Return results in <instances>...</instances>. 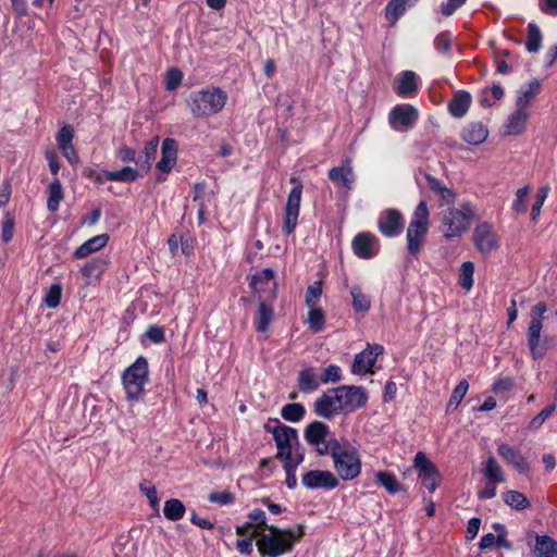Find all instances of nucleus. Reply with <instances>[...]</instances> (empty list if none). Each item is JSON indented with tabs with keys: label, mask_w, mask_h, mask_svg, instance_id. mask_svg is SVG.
<instances>
[{
	"label": "nucleus",
	"mask_w": 557,
	"mask_h": 557,
	"mask_svg": "<svg viewBox=\"0 0 557 557\" xmlns=\"http://www.w3.org/2000/svg\"><path fill=\"white\" fill-rule=\"evenodd\" d=\"M515 385V380L512 377H504L499 379L494 383L493 391L495 393H504L510 391Z\"/></svg>",
	"instance_id": "774afa93"
},
{
	"label": "nucleus",
	"mask_w": 557,
	"mask_h": 557,
	"mask_svg": "<svg viewBox=\"0 0 557 557\" xmlns=\"http://www.w3.org/2000/svg\"><path fill=\"white\" fill-rule=\"evenodd\" d=\"M484 475L492 483H497V482L504 481L503 469L493 456L488 457V459L486 461L485 469H484Z\"/></svg>",
	"instance_id": "49530a36"
},
{
	"label": "nucleus",
	"mask_w": 557,
	"mask_h": 557,
	"mask_svg": "<svg viewBox=\"0 0 557 557\" xmlns=\"http://www.w3.org/2000/svg\"><path fill=\"white\" fill-rule=\"evenodd\" d=\"M306 410L301 404L293 403L285 405L281 410V416L289 422H298L305 417Z\"/></svg>",
	"instance_id": "c03bdc74"
},
{
	"label": "nucleus",
	"mask_w": 557,
	"mask_h": 557,
	"mask_svg": "<svg viewBox=\"0 0 557 557\" xmlns=\"http://www.w3.org/2000/svg\"><path fill=\"white\" fill-rule=\"evenodd\" d=\"M418 119L417 110L410 104L396 106L389 113V124L394 128L404 126L405 128L411 127Z\"/></svg>",
	"instance_id": "a211bd4d"
},
{
	"label": "nucleus",
	"mask_w": 557,
	"mask_h": 557,
	"mask_svg": "<svg viewBox=\"0 0 557 557\" xmlns=\"http://www.w3.org/2000/svg\"><path fill=\"white\" fill-rule=\"evenodd\" d=\"M529 119V113L527 109L519 108L516 106V110L511 113L507 120L505 125L507 135H518L521 134L527 125V121Z\"/></svg>",
	"instance_id": "a878e982"
},
{
	"label": "nucleus",
	"mask_w": 557,
	"mask_h": 557,
	"mask_svg": "<svg viewBox=\"0 0 557 557\" xmlns=\"http://www.w3.org/2000/svg\"><path fill=\"white\" fill-rule=\"evenodd\" d=\"M425 180L428 182L430 189L437 194L445 203L449 205L455 201V193L445 184H443L442 181H440L438 178L431 174H425Z\"/></svg>",
	"instance_id": "72a5a7b5"
},
{
	"label": "nucleus",
	"mask_w": 557,
	"mask_h": 557,
	"mask_svg": "<svg viewBox=\"0 0 557 557\" xmlns=\"http://www.w3.org/2000/svg\"><path fill=\"white\" fill-rule=\"evenodd\" d=\"M341 368L338 366H335V364H331L327 368H325L322 376H321V382L326 384L329 382H333V383H336L338 381H341Z\"/></svg>",
	"instance_id": "0e129e2a"
},
{
	"label": "nucleus",
	"mask_w": 557,
	"mask_h": 557,
	"mask_svg": "<svg viewBox=\"0 0 557 557\" xmlns=\"http://www.w3.org/2000/svg\"><path fill=\"white\" fill-rule=\"evenodd\" d=\"M186 508L177 498H171L164 503L163 513L170 521H177L185 515Z\"/></svg>",
	"instance_id": "58836bf2"
},
{
	"label": "nucleus",
	"mask_w": 557,
	"mask_h": 557,
	"mask_svg": "<svg viewBox=\"0 0 557 557\" xmlns=\"http://www.w3.org/2000/svg\"><path fill=\"white\" fill-rule=\"evenodd\" d=\"M375 479L376 483L392 495L401 491V484L392 472L379 471L375 473Z\"/></svg>",
	"instance_id": "e433bc0d"
},
{
	"label": "nucleus",
	"mask_w": 557,
	"mask_h": 557,
	"mask_svg": "<svg viewBox=\"0 0 557 557\" xmlns=\"http://www.w3.org/2000/svg\"><path fill=\"white\" fill-rule=\"evenodd\" d=\"M304 535L302 525L294 529L271 527L257 537V547L262 557H281L293 550L295 543Z\"/></svg>",
	"instance_id": "f257e3e1"
},
{
	"label": "nucleus",
	"mask_w": 557,
	"mask_h": 557,
	"mask_svg": "<svg viewBox=\"0 0 557 557\" xmlns=\"http://www.w3.org/2000/svg\"><path fill=\"white\" fill-rule=\"evenodd\" d=\"M352 297V307L358 312H367L371 307V300L358 285H354L350 288Z\"/></svg>",
	"instance_id": "a19ab883"
},
{
	"label": "nucleus",
	"mask_w": 557,
	"mask_h": 557,
	"mask_svg": "<svg viewBox=\"0 0 557 557\" xmlns=\"http://www.w3.org/2000/svg\"><path fill=\"white\" fill-rule=\"evenodd\" d=\"M556 405L552 404L536 414L529 423L531 430H537L555 411Z\"/></svg>",
	"instance_id": "13d9d810"
},
{
	"label": "nucleus",
	"mask_w": 557,
	"mask_h": 557,
	"mask_svg": "<svg viewBox=\"0 0 557 557\" xmlns=\"http://www.w3.org/2000/svg\"><path fill=\"white\" fill-rule=\"evenodd\" d=\"M183 73L178 69H170L166 73L165 86L168 90H175L182 83Z\"/></svg>",
	"instance_id": "052dcab7"
},
{
	"label": "nucleus",
	"mask_w": 557,
	"mask_h": 557,
	"mask_svg": "<svg viewBox=\"0 0 557 557\" xmlns=\"http://www.w3.org/2000/svg\"><path fill=\"white\" fill-rule=\"evenodd\" d=\"M147 337L154 344H160L164 342V329L159 325H151L146 331Z\"/></svg>",
	"instance_id": "69168bd1"
},
{
	"label": "nucleus",
	"mask_w": 557,
	"mask_h": 557,
	"mask_svg": "<svg viewBox=\"0 0 557 557\" xmlns=\"http://www.w3.org/2000/svg\"><path fill=\"white\" fill-rule=\"evenodd\" d=\"M140 176L139 171L132 166H124L121 170L109 171L106 173V177L112 182L132 183Z\"/></svg>",
	"instance_id": "4c0bfd02"
},
{
	"label": "nucleus",
	"mask_w": 557,
	"mask_h": 557,
	"mask_svg": "<svg viewBox=\"0 0 557 557\" xmlns=\"http://www.w3.org/2000/svg\"><path fill=\"white\" fill-rule=\"evenodd\" d=\"M48 200L47 209L50 212H55L59 209V205L64 197L63 188L59 178H54L48 186Z\"/></svg>",
	"instance_id": "c9c22d12"
},
{
	"label": "nucleus",
	"mask_w": 557,
	"mask_h": 557,
	"mask_svg": "<svg viewBox=\"0 0 557 557\" xmlns=\"http://www.w3.org/2000/svg\"><path fill=\"white\" fill-rule=\"evenodd\" d=\"M471 104V95L468 91H457L448 106L449 113L455 117H462Z\"/></svg>",
	"instance_id": "cd10ccee"
},
{
	"label": "nucleus",
	"mask_w": 557,
	"mask_h": 557,
	"mask_svg": "<svg viewBox=\"0 0 557 557\" xmlns=\"http://www.w3.org/2000/svg\"><path fill=\"white\" fill-rule=\"evenodd\" d=\"M435 48L442 53H447L451 47V35L448 32L441 33L434 40Z\"/></svg>",
	"instance_id": "e2e57ef3"
},
{
	"label": "nucleus",
	"mask_w": 557,
	"mask_h": 557,
	"mask_svg": "<svg viewBox=\"0 0 557 557\" xmlns=\"http://www.w3.org/2000/svg\"><path fill=\"white\" fill-rule=\"evenodd\" d=\"M308 325L309 329L313 332L318 333L323 330L324 322H325V314L322 308L315 306V307H308Z\"/></svg>",
	"instance_id": "a18cd8bd"
},
{
	"label": "nucleus",
	"mask_w": 557,
	"mask_h": 557,
	"mask_svg": "<svg viewBox=\"0 0 557 557\" xmlns=\"http://www.w3.org/2000/svg\"><path fill=\"white\" fill-rule=\"evenodd\" d=\"M249 521L242 525L236 527V533L244 535L245 533H251L257 537L268 532L272 525L268 524L265 512L261 509H253L248 515Z\"/></svg>",
	"instance_id": "f3484780"
},
{
	"label": "nucleus",
	"mask_w": 557,
	"mask_h": 557,
	"mask_svg": "<svg viewBox=\"0 0 557 557\" xmlns=\"http://www.w3.org/2000/svg\"><path fill=\"white\" fill-rule=\"evenodd\" d=\"M274 317L273 308L268 305L264 299L259 298V307L256 314V329L258 332L264 333L268 331Z\"/></svg>",
	"instance_id": "c756f323"
},
{
	"label": "nucleus",
	"mask_w": 557,
	"mask_h": 557,
	"mask_svg": "<svg viewBox=\"0 0 557 557\" xmlns=\"http://www.w3.org/2000/svg\"><path fill=\"white\" fill-rule=\"evenodd\" d=\"M240 539L237 540L236 547L240 554L248 555L253 549V537L256 535H251V533H245L244 535H239Z\"/></svg>",
	"instance_id": "680f3d73"
},
{
	"label": "nucleus",
	"mask_w": 557,
	"mask_h": 557,
	"mask_svg": "<svg viewBox=\"0 0 557 557\" xmlns=\"http://www.w3.org/2000/svg\"><path fill=\"white\" fill-rule=\"evenodd\" d=\"M74 129L71 125H64L61 127L57 135V143L59 149L73 145Z\"/></svg>",
	"instance_id": "4d7b16f0"
},
{
	"label": "nucleus",
	"mask_w": 557,
	"mask_h": 557,
	"mask_svg": "<svg viewBox=\"0 0 557 557\" xmlns=\"http://www.w3.org/2000/svg\"><path fill=\"white\" fill-rule=\"evenodd\" d=\"M384 348L382 345H368L366 349L355 356L352 363V373L361 375L372 371L376 358L382 355Z\"/></svg>",
	"instance_id": "4468645a"
},
{
	"label": "nucleus",
	"mask_w": 557,
	"mask_h": 557,
	"mask_svg": "<svg viewBox=\"0 0 557 557\" xmlns=\"http://www.w3.org/2000/svg\"><path fill=\"white\" fill-rule=\"evenodd\" d=\"M407 7L403 0H391L385 8V16L387 21L394 25L405 13Z\"/></svg>",
	"instance_id": "de8ad7c7"
},
{
	"label": "nucleus",
	"mask_w": 557,
	"mask_h": 557,
	"mask_svg": "<svg viewBox=\"0 0 557 557\" xmlns=\"http://www.w3.org/2000/svg\"><path fill=\"white\" fill-rule=\"evenodd\" d=\"M542 45V34L539 26L534 23L528 25V37L525 48L530 53H535Z\"/></svg>",
	"instance_id": "37998d69"
},
{
	"label": "nucleus",
	"mask_w": 557,
	"mask_h": 557,
	"mask_svg": "<svg viewBox=\"0 0 557 557\" xmlns=\"http://www.w3.org/2000/svg\"><path fill=\"white\" fill-rule=\"evenodd\" d=\"M503 499L509 507L516 510H523L530 507L529 499L518 491H507L504 493Z\"/></svg>",
	"instance_id": "ea45409f"
},
{
	"label": "nucleus",
	"mask_w": 557,
	"mask_h": 557,
	"mask_svg": "<svg viewBox=\"0 0 557 557\" xmlns=\"http://www.w3.org/2000/svg\"><path fill=\"white\" fill-rule=\"evenodd\" d=\"M301 482L308 490H333L338 485L337 478L332 472L324 470L308 471L302 475Z\"/></svg>",
	"instance_id": "dca6fc26"
},
{
	"label": "nucleus",
	"mask_w": 557,
	"mask_h": 557,
	"mask_svg": "<svg viewBox=\"0 0 557 557\" xmlns=\"http://www.w3.org/2000/svg\"><path fill=\"white\" fill-rule=\"evenodd\" d=\"M530 194V186L521 187L516 193V199L512 203V209L518 213H524L527 211V197Z\"/></svg>",
	"instance_id": "5fc2aeb1"
},
{
	"label": "nucleus",
	"mask_w": 557,
	"mask_h": 557,
	"mask_svg": "<svg viewBox=\"0 0 557 557\" xmlns=\"http://www.w3.org/2000/svg\"><path fill=\"white\" fill-rule=\"evenodd\" d=\"M472 240L476 250L482 255H490L499 247V236L491 222L479 223L472 234Z\"/></svg>",
	"instance_id": "1a4fd4ad"
},
{
	"label": "nucleus",
	"mask_w": 557,
	"mask_h": 557,
	"mask_svg": "<svg viewBox=\"0 0 557 557\" xmlns=\"http://www.w3.org/2000/svg\"><path fill=\"white\" fill-rule=\"evenodd\" d=\"M320 385L318 375L313 368H306L299 372L298 387L304 393H312Z\"/></svg>",
	"instance_id": "f704fd0d"
},
{
	"label": "nucleus",
	"mask_w": 557,
	"mask_h": 557,
	"mask_svg": "<svg viewBox=\"0 0 557 557\" xmlns=\"http://www.w3.org/2000/svg\"><path fill=\"white\" fill-rule=\"evenodd\" d=\"M329 455L332 456L334 469L342 480H354L360 474V457L348 442L333 443V449Z\"/></svg>",
	"instance_id": "39448f33"
},
{
	"label": "nucleus",
	"mask_w": 557,
	"mask_h": 557,
	"mask_svg": "<svg viewBox=\"0 0 557 557\" xmlns=\"http://www.w3.org/2000/svg\"><path fill=\"white\" fill-rule=\"evenodd\" d=\"M322 295V284L321 282H314L309 285L306 292L305 302L307 307H315L318 306L319 299Z\"/></svg>",
	"instance_id": "864d4df0"
},
{
	"label": "nucleus",
	"mask_w": 557,
	"mask_h": 557,
	"mask_svg": "<svg viewBox=\"0 0 557 557\" xmlns=\"http://www.w3.org/2000/svg\"><path fill=\"white\" fill-rule=\"evenodd\" d=\"M374 245L375 238L369 233H359L352 240L354 252L362 259H369L376 253Z\"/></svg>",
	"instance_id": "5701e85b"
},
{
	"label": "nucleus",
	"mask_w": 557,
	"mask_h": 557,
	"mask_svg": "<svg viewBox=\"0 0 557 557\" xmlns=\"http://www.w3.org/2000/svg\"><path fill=\"white\" fill-rule=\"evenodd\" d=\"M336 392L345 413L354 412L367 404L368 394L361 386L343 385Z\"/></svg>",
	"instance_id": "ddd939ff"
},
{
	"label": "nucleus",
	"mask_w": 557,
	"mask_h": 557,
	"mask_svg": "<svg viewBox=\"0 0 557 557\" xmlns=\"http://www.w3.org/2000/svg\"><path fill=\"white\" fill-rule=\"evenodd\" d=\"M62 287L59 284L50 286L45 297V304L48 308H57L61 300Z\"/></svg>",
	"instance_id": "6e6d98bb"
},
{
	"label": "nucleus",
	"mask_w": 557,
	"mask_h": 557,
	"mask_svg": "<svg viewBox=\"0 0 557 557\" xmlns=\"http://www.w3.org/2000/svg\"><path fill=\"white\" fill-rule=\"evenodd\" d=\"M488 131L482 123H471L463 128L461 137L470 145H480L487 138Z\"/></svg>",
	"instance_id": "c85d7f7f"
},
{
	"label": "nucleus",
	"mask_w": 557,
	"mask_h": 557,
	"mask_svg": "<svg viewBox=\"0 0 557 557\" xmlns=\"http://www.w3.org/2000/svg\"><path fill=\"white\" fill-rule=\"evenodd\" d=\"M473 274H474V264L471 261H466L462 263L459 275V284L466 289L470 290L473 286Z\"/></svg>",
	"instance_id": "3c124183"
},
{
	"label": "nucleus",
	"mask_w": 557,
	"mask_h": 557,
	"mask_svg": "<svg viewBox=\"0 0 557 557\" xmlns=\"http://www.w3.org/2000/svg\"><path fill=\"white\" fill-rule=\"evenodd\" d=\"M329 178L337 185H343L347 189H351L356 176L350 162L346 161L341 166L332 168L329 171Z\"/></svg>",
	"instance_id": "b1692460"
},
{
	"label": "nucleus",
	"mask_w": 557,
	"mask_h": 557,
	"mask_svg": "<svg viewBox=\"0 0 557 557\" xmlns=\"http://www.w3.org/2000/svg\"><path fill=\"white\" fill-rule=\"evenodd\" d=\"M122 380L127 399L138 400L144 393V386L148 382L147 359L141 356L138 357L136 361L124 371Z\"/></svg>",
	"instance_id": "0eeeda50"
},
{
	"label": "nucleus",
	"mask_w": 557,
	"mask_h": 557,
	"mask_svg": "<svg viewBox=\"0 0 557 557\" xmlns=\"http://www.w3.org/2000/svg\"><path fill=\"white\" fill-rule=\"evenodd\" d=\"M264 429L273 435L277 457L284 462L293 461L297 455H304L299 450V437L296 429L281 423L277 419L264 424Z\"/></svg>",
	"instance_id": "20e7f679"
},
{
	"label": "nucleus",
	"mask_w": 557,
	"mask_h": 557,
	"mask_svg": "<svg viewBox=\"0 0 557 557\" xmlns=\"http://www.w3.org/2000/svg\"><path fill=\"white\" fill-rule=\"evenodd\" d=\"M530 543L534 540L533 553L536 557H557V542L548 535H537L531 531L527 534Z\"/></svg>",
	"instance_id": "aec40b11"
},
{
	"label": "nucleus",
	"mask_w": 557,
	"mask_h": 557,
	"mask_svg": "<svg viewBox=\"0 0 557 557\" xmlns=\"http://www.w3.org/2000/svg\"><path fill=\"white\" fill-rule=\"evenodd\" d=\"M159 145V138L153 137L151 140L146 143L141 154L137 158L136 164L144 172H148L151 166V162L154 160L157 154V149Z\"/></svg>",
	"instance_id": "2f4dec72"
},
{
	"label": "nucleus",
	"mask_w": 557,
	"mask_h": 557,
	"mask_svg": "<svg viewBox=\"0 0 557 557\" xmlns=\"http://www.w3.org/2000/svg\"><path fill=\"white\" fill-rule=\"evenodd\" d=\"M305 438L313 446L319 455H329L333 449V443H339L330 432L329 426L321 421H313L305 429Z\"/></svg>",
	"instance_id": "6e6552de"
},
{
	"label": "nucleus",
	"mask_w": 557,
	"mask_h": 557,
	"mask_svg": "<svg viewBox=\"0 0 557 557\" xmlns=\"http://www.w3.org/2000/svg\"><path fill=\"white\" fill-rule=\"evenodd\" d=\"M250 286L253 292L259 295V298H262V294H264L267 290H269L271 296L274 297L276 290L274 271L270 268H267L259 273H256L251 277Z\"/></svg>",
	"instance_id": "6ab92c4d"
},
{
	"label": "nucleus",
	"mask_w": 557,
	"mask_h": 557,
	"mask_svg": "<svg viewBox=\"0 0 557 557\" xmlns=\"http://www.w3.org/2000/svg\"><path fill=\"white\" fill-rule=\"evenodd\" d=\"M108 240L109 236L107 234L94 236L76 249L75 257L86 258L90 253L103 248L107 245Z\"/></svg>",
	"instance_id": "7c9ffc66"
},
{
	"label": "nucleus",
	"mask_w": 557,
	"mask_h": 557,
	"mask_svg": "<svg viewBox=\"0 0 557 557\" xmlns=\"http://www.w3.org/2000/svg\"><path fill=\"white\" fill-rule=\"evenodd\" d=\"M417 89L416 83V74L412 71H406L403 73L399 84L397 87V92L399 95L406 96L413 92Z\"/></svg>",
	"instance_id": "8fccbe9b"
},
{
	"label": "nucleus",
	"mask_w": 557,
	"mask_h": 557,
	"mask_svg": "<svg viewBox=\"0 0 557 557\" xmlns=\"http://www.w3.org/2000/svg\"><path fill=\"white\" fill-rule=\"evenodd\" d=\"M140 491L147 496L149 504L156 511L159 510V497L157 490L150 481L144 480L139 485Z\"/></svg>",
	"instance_id": "603ef678"
},
{
	"label": "nucleus",
	"mask_w": 557,
	"mask_h": 557,
	"mask_svg": "<svg viewBox=\"0 0 557 557\" xmlns=\"http://www.w3.org/2000/svg\"><path fill=\"white\" fill-rule=\"evenodd\" d=\"M475 215L476 209L471 202L450 207L442 214L440 231L446 238L459 237L469 230Z\"/></svg>",
	"instance_id": "7ed1b4c3"
},
{
	"label": "nucleus",
	"mask_w": 557,
	"mask_h": 557,
	"mask_svg": "<svg viewBox=\"0 0 557 557\" xmlns=\"http://www.w3.org/2000/svg\"><path fill=\"white\" fill-rule=\"evenodd\" d=\"M541 90V83L539 79L534 78L529 82L528 85L522 86L520 88V95L517 98L516 106L519 108L527 109L531 101L535 98V96Z\"/></svg>",
	"instance_id": "473e14b6"
},
{
	"label": "nucleus",
	"mask_w": 557,
	"mask_h": 557,
	"mask_svg": "<svg viewBox=\"0 0 557 557\" xmlns=\"http://www.w3.org/2000/svg\"><path fill=\"white\" fill-rule=\"evenodd\" d=\"M546 310L547 307L544 302H537L530 312L531 321L528 330V341L531 354L534 358H540L543 355L540 348V338Z\"/></svg>",
	"instance_id": "9b49d317"
},
{
	"label": "nucleus",
	"mask_w": 557,
	"mask_h": 557,
	"mask_svg": "<svg viewBox=\"0 0 557 557\" xmlns=\"http://www.w3.org/2000/svg\"><path fill=\"white\" fill-rule=\"evenodd\" d=\"M304 461V455H297L293 461L284 462V470L286 472V485L288 488H295L297 485L296 469Z\"/></svg>",
	"instance_id": "09e8293b"
},
{
	"label": "nucleus",
	"mask_w": 557,
	"mask_h": 557,
	"mask_svg": "<svg viewBox=\"0 0 557 557\" xmlns=\"http://www.w3.org/2000/svg\"><path fill=\"white\" fill-rule=\"evenodd\" d=\"M209 500L220 505H228L234 502V496L230 492H214L209 495Z\"/></svg>",
	"instance_id": "338daca9"
},
{
	"label": "nucleus",
	"mask_w": 557,
	"mask_h": 557,
	"mask_svg": "<svg viewBox=\"0 0 557 557\" xmlns=\"http://www.w3.org/2000/svg\"><path fill=\"white\" fill-rule=\"evenodd\" d=\"M227 94L219 87H207L191 92L186 99L191 114L197 117H209L223 110Z\"/></svg>",
	"instance_id": "f03ea898"
},
{
	"label": "nucleus",
	"mask_w": 557,
	"mask_h": 557,
	"mask_svg": "<svg viewBox=\"0 0 557 557\" xmlns=\"http://www.w3.org/2000/svg\"><path fill=\"white\" fill-rule=\"evenodd\" d=\"M497 453L509 466L520 473H524L529 470V465L525 458L517 448L502 443L498 445Z\"/></svg>",
	"instance_id": "4be33fe9"
},
{
	"label": "nucleus",
	"mask_w": 557,
	"mask_h": 557,
	"mask_svg": "<svg viewBox=\"0 0 557 557\" xmlns=\"http://www.w3.org/2000/svg\"><path fill=\"white\" fill-rule=\"evenodd\" d=\"M429 209L425 201H420L414 209L407 228L408 251L418 255L429 230Z\"/></svg>",
	"instance_id": "423d86ee"
},
{
	"label": "nucleus",
	"mask_w": 557,
	"mask_h": 557,
	"mask_svg": "<svg viewBox=\"0 0 557 557\" xmlns=\"http://www.w3.org/2000/svg\"><path fill=\"white\" fill-rule=\"evenodd\" d=\"M379 230L385 236L393 237L403 230V216L398 210L389 209L379 220Z\"/></svg>",
	"instance_id": "412c9836"
},
{
	"label": "nucleus",
	"mask_w": 557,
	"mask_h": 557,
	"mask_svg": "<svg viewBox=\"0 0 557 557\" xmlns=\"http://www.w3.org/2000/svg\"><path fill=\"white\" fill-rule=\"evenodd\" d=\"M162 158L157 163V168L164 173L172 170L176 162L177 147L173 138H165L161 147Z\"/></svg>",
	"instance_id": "393cba45"
},
{
	"label": "nucleus",
	"mask_w": 557,
	"mask_h": 557,
	"mask_svg": "<svg viewBox=\"0 0 557 557\" xmlns=\"http://www.w3.org/2000/svg\"><path fill=\"white\" fill-rule=\"evenodd\" d=\"M290 182L295 183L296 185L289 191L287 202L285 206L283 232L286 235H290L297 226L302 194V186L298 182V180L296 177H293Z\"/></svg>",
	"instance_id": "9d476101"
},
{
	"label": "nucleus",
	"mask_w": 557,
	"mask_h": 557,
	"mask_svg": "<svg viewBox=\"0 0 557 557\" xmlns=\"http://www.w3.org/2000/svg\"><path fill=\"white\" fill-rule=\"evenodd\" d=\"M414 468L418 471L421 483L431 493H433L437 488L442 478L436 466L425 456L424 453L419 451L414 457Z\"/></svg>",
	"instance_id": "f8f14e48"
},
{
	"label": "nucleus",
	"mask_w": 557,
	"mask_h": 557,
	"mask_svg": "<svg viewBox=\"0 0 557 557\" xmlns=\"http://www.w3.org/2000/svg\"><path fill=\"white\" fill-rule=\"evenodd\" d=\"M314 412L324 419H331L334 416L344 412L336 388L324 393L314 401Z\"/></svg>",
	"instance_id": "2eb2a0df"
},
{
	"label": "nucleus",
	"mask_w": 557,
	"mask_h": 557,
	"mask_svg": "<svg viewBox=\"0 0 557 557\" xmlns=\"http://www.w3.org/2000/svg\"><path fill=\"white\" fill-rule=\"evenodd\" d=\"M548 191H549L548 186H543L539 189V191L536 194V200L533 203L532 210H531V218L533 221H535L536 218L540 215L541 209L547 198Z\"/></svg>",
	"instance_id": "bf43d9fd"
},
{
	"label": "nucleus",
	"mask_w": 557,
	"mask_h": 557,
	"mask_svg": "<svg viewBox=\"0 0 557 557\" xmlns=\"http://www.w3.org/2000/svg\"><path fill=\"white\" fill-rule=\"evenodd\" d=\"M469 389V383L467 380H462L459 382V384L454 388L450 398L446 406V411L451 412L457 409V407L462 401L463 397L466 396L467 392Z\"/></svg>",
	"instance_id": "79ce46f5"
},
{
	"label": "nucleus",
	"mask_w": 557,
	"mask_h": 557,
	"mask_svg": "<svg viewBox=\"0 0 557 557\" xmlns=\"http://www.w3.org/2000/svg\"><path fill=\"white\" fill-rule=\"evenodd\" d=\"M108 261L102 258H95L81 269V273L87 284H95L104 271Z\"/></svg>",
	"instance_id": "bb28decb"
}]
</instances>
